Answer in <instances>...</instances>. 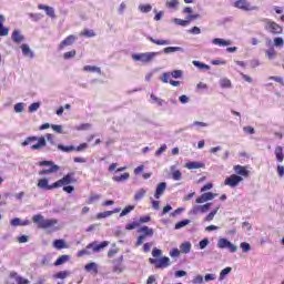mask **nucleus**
<instances>
[{"label":"nucleus","mask_w":284,"mask_h":284,"mask_svg":"<svg viewBox=\"0 0 284 284\" xmlns=\"http://www.w3.org/2000/svg\"><path fill=\"white\" fill-rule=\"evenodd\" d=\"M179 6V0H170L166 2L168 8H176Z\"/></svg>","instance_id":"e2e57ef3"},{"label":"nucleus","mask_w":284,"mask_h":284,"mask_svg":"<svg viewBox=\"0 0 284 284\" xmlns=\"http://www.w3.org/2000/svg\"><path fill=\"white\" fill-rule=\"evenodd\" d=\"M11 225L13 227H19V225L21 226V219L14 217L13 220H11Z\"/></svg>","instance_id":"0e129e2a"},{"label":"nucleus","mask_w":284,"mask_h":284,"mask_svg":"<svg viewBox=\"0 0 284 284\" xmlns=\"http://www.w3.org/2000/svg\"><path fill=\"white\" fill-rule=\"evenodd\" d=\"M115 183H123L130 179V173H123L122 175H115L112 178Z\"/></svg>","instance_id":"c85d7f7f"},{"label":"nucleus","mask_w":284,"mask_h":284,"mask_svg":"<svg viewBox=\"0 0 284 284\" xmlns=\"http://www.w3.org/2000/svg\"><path fill=\"white\" fill-rule=\"evenodd\" d=\"M217 212L219 207L214 209L205 216L204 221H206L207 223H210V221H214V216H216Z\"/></svg>","instance_id":"c9c22d12"},{"label":"nucleus","mask_w":284,"mask_h":284,"mask_svg":"<svg viewBox=\"0 0 284 284\" xmlns=\"http://www.w3.org/2000/svg\"><path fill=\"white\" fill-rule=\"evenodd\" d=\"M263 21L265 22L264 28L267 32H271V34H283V27L281 24L270 19H264Z\"/></svg>","instance_id":"39448f33"},{"label":"nucleus","mask_w":284,"mask_h":284,"mask_svg":"<svg viewBox=\"0 0 284 284\" xmlns=\"http://www.w3.org/2000/svg\"><path fill=\"white\" fill-rule=\"evenodd\" d=\"M221 88H232V81L227 78H224L220 81Z\"/></svg>","instance_id":"ea45409f"},{"label":"nucleus","mask_w":284,"mask_h":284,"mask_svg":"<svg viewBox=\"0 0 284 284\" xmlns=\"http://www.w3.org/2000/svg\"><path fill=\"white\" fill-rule=\"evenodd\" d=\"M185 225H190V220H182L175 224V230H181V227H185Z\"/></svg>","instance_id":"a18cd8bd"},{"label":"nucleus","mask_w":284,"mask_h":284,"mask_svg":"<svg viewBox=\"0 0 284 284\" xmlns=\"http://www.w3.org/2000/svg\"><path fill=\"white\" fill-rule=\"evenodd\" d=\"M274 45H275V48H283V45H284V40H283V38H274Z\"/></svg>","instance_id":"3c124183"},{"label":"nucleus","mask_w":284,"mask_h":284,"mask_svg":"<svg viewBox=\"0 0 284 284\" xmlns=\"http://www.w3.org/2000/svg\"><path fill=\"white\" fill-rule=\"evenodd\" d=\"M16 283L17 284H30V280H28L26 277L17 276L16 277Z\"/></svg>","instance_id":"864d4df0"},{"label":"nucleus","mask_w":284,"mask_h":284,"mask_svg":"<svg viewBox=\"0 0 284 284\" xmlns=\"http://www.w3.org/2000/svg\"><path fill=\"white\" fill-rule=\"evenodd\" d=\"M242 181H243L242 176L232 174L225 179L224 185H227L229 187H236L239 183H242Z\"/></svg>","instance_id":"9d476101"},{"label":"nucleus","mask_w":284,"mask_h":284,"mask_svg":"<svg viewBox=\"0 0 284 284\" xmlns=\"http://www.w3.org/2000/svg\"><path fill=\"white\" fill-rule=\"evenodd\" d=\"M149 262L151 265H155L156 270H165V267H170L171 265L170 257L168 256H163L160 260L149 258Z\"/></svg>","instance_id":"423d86ee"},{"label":"nucleus","mask_w":284,"mask_h":284,"mask_svg":"<svg viewBox=\"0 0 284 284\" xmlns=\"http://www.w3.org/2000/svg\"><path fill=\"white\" fill-rule=\"evenodd\" d=\"M74 41H77V36H68L64 40H62L59 44V50H64L65 48H68L69 45H73Z\"/></svg>","instance_id":"f8f14e48"},{"label":"nucleus","mask_w":284,"mask_h":284,"mask_svg":"<svg viewBox=\"0 0 284 284\" xmlns=\"http://www.w3.org/2000/svg\"><path fill=\"white\" fill-rule=\"evenodd\" d=\"M32 222L36 223L38 230H51V232L59 231V220L57 219H45L41 214H36L32 216Z\"/></svg>","instance_id":"f03ea898"},{"label":"nucleus","mask_w":284,"mask_h":284,"mask_svg":"<svg viewBox=\"0 0 284 284\" xmlns=\"http://www.w3.org/2000/svg\"><path fill=\"white\" fill-rule=\"evenodd\" d=\"M230 272H232V267L223 268L220 273V281H223V278H225V276H227V274H230Z\"/></svg>","instance_id":"49530a36"},{"label":"nucleus","mask_w":284,"mask_h":284,"mask_svg":"<svg viewBox=\"0 0 284 284\" xmlns=\"http://www.w3.org/2000/svg\"><path fill=\"white\" fill-rule=\"evenodd\" d=\"M71 183H77V179H74V172H70L64 175L62 179L58 180L52 184H48V179L42 178L38 180V187L40 190H57L59 187H63L65 185H71Z\"/></svg>","instance_id":"f257e3e1"},{"label":"nucleus","mask_w":284,"mask_h":284,"mask_svg":"<svg viewBox=\"0 0 284 284\" xmlns=\"http://www.w3.org/2000/svg\"><path fill=\"white\" fill-rule=\"evenodd\" d=\"M183 175H182V173H181V171H179V170H176V171H174L173 173H172V179L174 180V181H181V178H182Z\"/></svg>","instance_id":"6e6d98bb"},{"label":"nucleus","mask_w":284,"mask_h":284,"mask_svg":"<svg viewBox=\"0 0 284 284\" xmlns=\"http://www.w3.org/2000/svg\"><path fill=\"white\" fill-rule=\"evenodd\" d=\"M29 17L32 21H41L43 19V14L41 13H30Z\"/></svg>","instance_id":"603ef678"},{"label":"nucleus","mask_w":284,"mask_h":284,"mask_svg":"<svg viewBox=\"0 0 284 284\" xmlns=\"http://www.w3.org/2000/svg\"><path fill=\"white\" fill-rule=\"evenodd\" d=\"M230 241L227 239H220L217 242V247H220V250H225L230 246Z\"/></svg>","instance_id":"2f4dec72"},{"label":"nucleus","mask_w":284,"mask_h":284,"mask_svg":"<svg viewBox=\"0 0 284 284\" xmlns=\"http://www.w3.org/2000/svg\"><path fill=\"white\" fill-rule=\"evenodd\" d=\"M192 250V244L190 242H184L180 245V252H182V254H190Z\"/></svg>","instance_id":"393cba45"},{"label":"nucleus","mask_w":284,"mask_h":284,"mask_svg":"<svg viewBox=\"0 0 284 284\" xmlns=\"http://www.w3.org/2000/svg\"><path fill=\"white\" fill-rule=\"evenodd\" d=\"M193 284H201L203 283V275H196L193 280H192Z\"/></svg>","instance_id":"338daca9"},{"label":"nucleus","mask_w":284,"mask_h":284,"mask_svg":"<svg viewBox=\"0 0 284 284\" xmlns=\"http://www.w3.org/2000/svg\"><path fill=\"white\" fill-rule=\"evenodd\" d=\"M240 247H242V251H243V252H250V251L252 250V246H251L250 243H247V242H242V243L240 244Z\"/></svg>","instance_id":"5fc2aeb1"},{"label":"nucleus","mask_w":284,"mask_h":284,"mask_svg":"<svg viewBox=\"0 0 284 284\" xmlns=\"http://www.w3.org/2000/svg\"><path fill=\"white\" fill-rule=\"evenodd\" d=\"M21 50L24 57H29V59H34V52H32V49H30V45L22 44Z\"/></svg>","instance_id":"5701e85b"},{"label":"nucleus","mask_w":284,"mask_h":284,"mask_svg":"<svg viewBox=\"0 0 284 284\" xmlns=\"http://www.w3.org/2000/svg\"><path fill=\"white\" fill-rule=\"evenodd\" d=\"M40 103L39 102H34L29 106V112H37V110H39L40 108Z\"/></svg>","instance_id":"bf43d9fd"},{"label":"nucleus","mask_w":284,"mask_h":284,"mask_svg":"<svg viewBox=\"0 0 284 284\" xmlns=\"http://www.w3.org/2000/svg\"><path fill=\"white\" fill-rule=\"evenodd\" d=\"M53 247H55V250H68V244H65V241L63 240H55L53 242Z\"/></svg>","instance_id":"bb28decb"},{"label":"nucleus","mask_w":284,"mask_h":284,"mask_svg":"<svg viewBox=\"0 0 284 284\" xmlns=\"http://www.w3.org/2000/svg\"><path fill=\"white\" fill-rule=\"evenodd\" d=\"M38 10H44L47 17H50V19H57V14L54 13V8L45 4H39Z\"/></svg>","instance_id":"dca6fc26"},{"label":"nucleus","mask_w":284,"mask_h":284,"mask_svg":"<svg viewBox=\"0 0 284 284\" xmlns=\"http://www.w3.org/2000/svg\"><path fill=\"white\" fill-rule=\"evenodd\" d=\"M101 199V195L99 194H91L87 201L88 205H92V203L99 201Z\"/></svg>","instance_id":"a19ab883"},{"label":"nucleus","mask_w":284,"mask_h":284,"mask_svg":"<svg viewBox=\"0 0 284 284\" xmlns=\"http://www.w3.org/2000/svg\"><path fill=\"white\" fill-rule=\"evenodd\" d=\"M201 16L199 13L195 14H191L186 17V20H182V19H175V23L178 26H182L183 28L190 26V21H195V19H199Z\"/></svg>","instance_id":"9b49d317"},{"label":"nucleus","mask_w":284,"mask_h":284,"mask_svg":"<svg viewBox=\"0 0 284 284\" xmlns=\"http://www.w3.org/2000/svg\"><path fill=\"white\" fill-rule=\"evenodd\" d=\"M233 170L235 173L239 174V176H242V178L244 176L245 179H247V176H250V171L247 170V168H245L241 164L234 165Z\"/></svg>","instance_id":"2eb2a0df"},{"label":"nucleus","mask_w":284,"mask_h":284,"mask_svg":"<svg viewBox=\"0 0 284 284\" xmlns=\"http://www.w3.org/2000/svg\"><path fill=\"white\" fill-rule=\"evenodd\" d=\"M81 36L90 39L92 37H95V33L93 30L84 29L83 31H81Z\"/></svg>","instance_id":"79ce46f5"},{"label":"nucleus","mask_w":284,"mask_h":284,"mask_svg":"<svg viewBox=\"0 0 284 284\" xmlns=\"http://www.w3.org/2000/svg\"><path fill=\"white\" fill-rule=\"evenodd\" d=\"M151 43H155V45H170V40H156L152 37L148 38Z\"/></svg>","instance_id":"7c9ffc66"},{"label":"nucleus","mask_w":284,"mask_h":284,"mask_svg":"<svg viewBox=\"0 0 284 284\" xmlns=\"http://www.w3.org/2000/svg\"><path fill=\"white\" fill-rule=\"evenodd\" d=\"M11 39L13 41V43H23V41L26 40V37H23V34H21V31L19 30H14L11 34Z\"/></svg>","instance_id":"a211bd4d"},{"label":"nucleus","mask_w":284,"mask_h":284,"mask_svg":"<svg viewBox=\"0 0 284 284\" xmlns=\"http://www.w3.org/2000/svg\"><path fill=\"white\" fill-rule=\"evenodd\" d=\"M210 207H212V203H205L203 205H193L192 209L189 211V214L191 216H196L199 214H205L210 211Z\"/></svg>","instance_id":"0eeeda50"},{"label":"nucleus","mask_w":284,"mask_h":284,"mask_svg":"<svg viewBox=\"0 0 284 284\" xmlns=\"http://www.w3.org/2000/svg\"><path fill=\"white\" fill-rule=\"evenodd\" d=\"M171 78L173 79H181V77H183V71L181 70H174L172 72H170Z\"/></svg>","instance_id":"09e8293b"},{"label":"nucleus","mask_w":284,"mask_h":284,"mask_svg":"<svg viewBox=\"0 0 284 284\" xmlns=\"http://www.w3.org/2000/svg\"><path fill=\"white\" fill-rule=\"evenodd\" d=\"M133 210H134V205H129L122 210V212L120 213V216H128V214H130V212H132Z\"/></svg>","instance_id":"37998d69"},{"label":"nucleus","mask_w":284,"mask_h":284,"mask_svg":"<svg viewBox=\"0 0 284 284\" xmlns=\"http://www.w3.org/2000/svg\"><path fill=\"white\" fill-rule=\"evenodd\" d=\"M203 194H204V199H206V201H213V199H216V196H219V194L212 193V192H206Z\"/></svg>","instance_id":"8fccbe9b"},{"label":"nucleus","mask_w":284,"mask_h":284,"mask_svg":"<svg viewBox=\"0 0 284 284\" xmlns=\"http://www.w3.org/2000/svg\"><path fill=\"white\" fill-rule=\"evenodd\" d=\"M233 6L234 8H237V10H243L244 12L256 10V7H252L247 0H236Z\"/></svg>","instance_id":"1a4fd4ad"},{"label":"nucleus","mask_w":284,"mask_h":284,"mask_svg":"<svg viewBox=\"0 0 284 284\" xmlns=\"http://www.w3.org/2000/svg\"><path fill=\"white\" fill-rule=\"evenodd\" d=\"M161 82L162 83H170V85H173V88H179V85H181L180 81L172 80L170 72H164L162 74Z\"/></svg>","instance_id":"4468645a"},{"label":"nucleus","mask_w":284,"mask_h":284,"mask_svg":"<svg viewBox=\"0 0 284 284\" xmlns=\"http://www.w3.org/2000/svg\"><path fill=\"white\" fill-rule=\"evenodd\" d=\"M151 99L152 101H154V103H156L158 105H163V100L158 98L156 95H154V93L151 94Z\"/></svg>","instance_id":"680f3d73"},{"label":"nucleus","mask_w":284,"mask_h":284,"mask_svg":"<svg viewBox=\"0 0 284 284\" xmlns=\"http://www.w3.org/2000/svg\"><path fill=\"white\" fill-rule=\"evenodd\" d=\"M63 187V192H67V194H72V192H74V186L72 185H64Z\"/></svg>","instance_id":"69168bd1"},{"label":"nucleus","mask_w":284,"mask_h":284,"mask_svg":"<svg viewBox=\"0 0 284 284\" xmlns=\"http://www.w3.org/2000/svg\"><path fill=\"white\" fill-rule=\"evenodd\" d=\"M170 256H172V258H178V256H181V251L179 248H173L170 251Z\"/></svg>","instance_id":"13d9d810"},{"label":"nucleus","mask_w":284,"mask_h":284,"mask_svg":"<svg viewBox=\"0 0 284 284\" xmlns=\"http://www.w3.org/2000/svg\"><path fill=\"white\" fill-rule=\"evenodd\" d=\"M70 261V255H61L57 258V261L53 263L55 267H59V265H63V263H68Z\"/></svg>","instance_id":"cd10ccee"},{"label":"nucleus","mask_w":284,"mask_h":284,"mask_svg":"<svg viewBox=\"0 0 284 284\" xmlns=\"http://www.w3.org/2000/svg\"><path fill=\"white\" fill-rule=\"evenodd\" d=\"M266 57H268L270 59H273L276 57V51L274 49H270L266 51Z\"/></svg>","instance_id":"774afa93"},{"label":"nucleus","mask_w":284,"mask_h":284,"mask_svg":"<svg viewBox=\"0 0 284 284\" xmlns=\"http://www.w3.org/2000/svg\"><path fill=\"white\" fill-rule=\"evenodd\" d=\"M156 57L154 52H146V53H134L132 54L133 61H141L142 63H150L152 59Z\"/></svg>","instance_id":"6e6552de"},{"label":"nucleus","mask_w":284,"mask_h":284,"mask_svg":"<svg viewBox=\"0 0 284 284\" xmlns=\"http://www.w3.org/2000/svg\"><path fill=\"white\" fill-rule=\"evenodd\" d=\"M77 57V50H71L65 53H63V59L68 61L69 59H74Z\"/></svg>","instance_id":"58836bf2"},{"label":"nucleus","mask_w":284,"mask_h":284,"mask_svg":"<svg viewBox=\"0 0 284 284\" xmlns=\"http://www.w3.org/2000/svg\"><path fill=\"white\" fill-rule=\"evenodd\" d=\"M275 156L278 163H283L284 161V153H283V146H276L275 148Z\"/></svg>","instance_id":"a878e982"},{"label":"nucleus","mask_w":284,"mask_h":284,"mask_svg":"<svg viewBox=\"0 0 284 284\" xmlns=\"http://www.w3.org/2000/svg\"><path fill=\"white\" fill-rule=\"evenodd\" d=\"M195 203L197 205H201V203H207V200L205 199L204 193L202 195H200L199 197H196Z\"/></svg>","instance_id":"052dcab7"},{"label":"nucleus","mask_w":284,"mask_h":284,"mask_svg":"<svg viewBox=\"0 0 284 284\" xmlns=\"http://www.w3.org/2000/svg\"><path fill=\"white\" fill-rule=\"evenodd\" d=\"M108 245H110V242L108 241H104L100 244H98L97 242H92L87 245V250H93V252H101V250H103L104 247H108Z\"/></svg>","instance_id":"ddd939ff"},{"label":"nucleus","mask_w":284,"mask_h":284,"mask_svg":"<svg viewBox=\"0 0 284 284\" xmlns=\"http://www.w3.org/2000/svg\"><path fill=\"white\" fill-rule=\"evenodd\" d=\"M58 150H60L61 152H74L75 150V146L74 145H69V146H65L63 144H58Z\"/></svg>","instance_id":"f704fd0d"},{"label":"nucleus","mask_w":284,"mask_h":284,"mask_svg":"<svg viewBox=\"0 0 284 284\" xmlns=\"http://www.w3.org/2000/svg\"><path fill=\"white\" fill-rule=\"evenodd\" d=\"M166 189L168 184L165 182L159 183L154 193V199H161L162 194L165 193Z\"/></svg>","instance_id":"f3484780"},{"label":"nucleus","mask_w":284,"mask_h":284,"mask_svg":"<svg viewBox=\"0 0 284 284\" xmlns=\"http://www.w3.org/2000/svg\"><path fill=\"white\" fill-rule=\"evenodd\" d=\"M139 234H142V236H154V230L150 229V226H142L138 230Z\"/></svg>","instance_id":"4be33fe9"},{"label":"nucleus","mask_w":284,"mask_h":284,"mask_svg":"<svg viewBox=\"0 0 284 284\" xmlns=\"http://www.w3.org/2000/svg\"><path fill=\"white\" fill-rule=\"evenodd\" d=\"M139 10L143 13L152 12V6L151 4H141L139 7Z\"/></svg>","instance_id":"c03bdc74"},{"label":"nucleus","mask_w":284,"mask_h":284,"mask_svg":"<svg viewBox=\"0 0 284 284\" xmlns=\"http://www.w3.org/2000/svg\"><path fill=\"white\" fill-rule=\"evenodd\" d=\"M38 165H40V168H49V169H43L39 171L40 176H45V174H52L54 172H59V165L54 164V162L52 161L44 160L39 162Z\"/></svg>","instance_id":"20e7f679"},{"label":"nucleus","mask_w":284,"mask_h":284,"mask_svg":"<svg viewBox=\"0 0 284 284\" xmlns=\"http://www.w3.org/2000/svg\"><path fill=\"white\" fill-rule=\"evenodd\" d=\"M83 71L84 72H97V74H101V68H99V67L84 65Z\"/></svg>","instance_id":"72a5a7b5"},{"label":"nucleus","mask_w":284,"mask_h":284,"mask_svg":"<svg viewBox=\"0 0 284 284\" xmlns=\"http://www.w3.org/2000/svg\"><path fill=\"white\" fill-rule=\"evenodd\" d=\"M34 141H38L36 144ZM22 148H26L27 145H31L30 150H42V148H45L48 145V142L45 141L44 136H28L26 140L21 143Z\"/></svg>","instance_id":"7ed1b4c3"},{"label":"nucleus","mask_w":284,"mask_h":284,"mask_svg":"<svg viewBox=\"0 0 284 284\" xmlns=\"http://www.w3.org/2000/svg\"><path fill=\"white\" fill-rule=\"evenodd\" d=\"M181 47H166L163 49L164 54H172V52H181Z\"/></svg>","instance_id":"473e14b6"},{"label":"nucleus","mask_w":284,"mask_h":284,"mask_svg":"<svg viewBox=\"0 0 284 284\" xmlns=\"http://www.w3.org/2000/svg\"><path fill=\"white\" fill-rule=\"evenodd\" d=\"M148 191H145V189H140L135 195H134V200L135 201H141V199H143V196H145Z\"/></svg>","instance_id":"4c0bfd02"},{"label":"nucleus","mask_w":284,"mask_h":284,"mask_svg":"<svg viewBox=\"0 0 284 284\" xmlns=\"http://www.w3.org/2000/svg\"><path fill=\"white\" fill-rule=\"evenodd\" d=\"M121 212V209H115L114 211H105L97 214V219H108V216H112V214H116Z\"/></svg>","instance_id":"b1692460"},{"label":"nucleus","mask_w":284,"mask_h":284,"mask_svg":"<svg viewBox=\"0 0 284 284\" xmlns=\"http://www.w3.org/2000/svg\"><path fill=\"white\" fill-rule=\"evenodd\" d=\"M3 23H6V17L0 14V37H8V34H10V30L3 27Z\"/></svg>","instance_id":"aec40b11"},{"label":"nucleus","mask_w":284,"mask_h":284,"mask_svg":"<svg viewBox=\"0 0 284 284\" xmlns=\"http://www.w3.org/2000/svg\"><path fill=\"white\" fill-rule=\"evenodd\" d=\"M185 168H186L187 170H201V168H202V169L205 168V163H203V162H187V163L185 164Z\"/></svg>","instance_id":"412c9836"},{"label":"nucleus","mask_w":284,"mask_h":284,"mask_svg":"<svg viewBox=\"0 0 284 284\" xmlns=\"http://www.w3.org/2000/svg\"><path fill=\"white\" fill-rule=\"evenodd\" d=\"M161 254H163V251H161V248H156V247L153 248V251H152L153 258H159V256H161Z\"/></svg>","instance_id":"4d7b16f0"},{"label":"nucleus","mask_w":284,"mask_h":284,"mask_svg":"<svg viewBox=\"0 0 284 284\" xmlns=\"http://www.w3.org/2000/svg\"><path fill=\"white\" fill-rule=\"evenodd\" d=\"M212 43L214 45H220V48H225L227 45H232V41L231 40H225V39H221V38H214L212 40Z\"/></svg>","instance_id":"6ab92c4d"},{"label":"nucleus","mask_w":284,"mask_h":284,"mask_svg":"<svg viewBox=\"0 0 284 284\" xmlns=\"http://www.w3.org/2000/svg\"><path fill=\"white\" fill-rule=\"evenodd\" d=\"M193 65H195V68H199V70H210V65L196 60H193Z\"/></svg>","instance_id":"e433bc0d"},{"label":"nucleus","mask_w":284,"mask_h":284,"mask_svg":"<svg viewBox=\"0 0 284 284\" xmlns=\"http://www.w3.org/2000/svg\"><path fill=\"white\" fill-rule=\"evenodd\" d=\"M70 276V273L68 271H60L55 274V278H68Z\"/></svg>","instance_id":"de8ad7c7"},{"label":"nucleus","mask_w":284,"mask_h":284,"mask_svg":"<svg viewBox=\"0 0 284 284\" xmlns=\"http://www.w3.org/2000/svg\"><path fill=\"white\" fill-rule=\"evenodd\" d=\"M87 272H94V274H99V267L97 266V263L91 262L84 266Z\"/></svg>","instance_id":"c756f323"}]
</instances>
